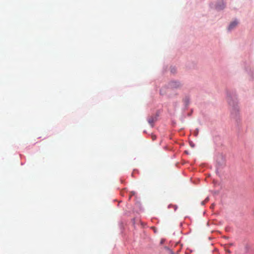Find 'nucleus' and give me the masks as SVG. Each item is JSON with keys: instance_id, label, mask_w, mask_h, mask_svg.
<instances>
[{"instance_id": "f03ea898", "label": "nucleus", "mask_w": 254, "mask_h": 254, "mask_svg": "<svg viewBox=\"0 0 254 254\" xmlns=\"http://www.w3.org/2000/svg\"><path fill=\"white\" fill-rule=\"evenodd\" d=\"M156 118L153 116H151L148 118V122L150 124V125L151 126V127H153L154 126V123L156 121Z\"/></svg>"}, {"instance_id": "20e7f679", "label": "nucleus", "mask_w": 254, "mask_h": 254, "mask_svg": "<svg viewBox=\"0 0 254 254\" xmlns=\"http://www.w3.org/2000/svg\"><path fill=\"white\" fill-rule=\"evenodd\" d=\"M151 138L153 140H154L156 139V136L155 135H151Z\"/></svg>"}, {"instance_id": "7ed1b4c3", "label": "nucleus", "mask_w": 254, "mask_h": 254, "mask_svg": "<svg viewBox=\"0 0 254 254\" xmlns=\"http://www.w3.org/2000/svg\"><path fill=\"white\" fill-rule=\"evenodd\" d=\"M238 24V22L236 21H234L231 22L228 27V30H231L235 27Z\"/></svg>"}, {"instance_id": "0eeeda50", "label": "nucleus", "mask_w": 254, "mask_h": 254, "mask_svg": "<svg viewBox=\"0 0 254 254\" xmlns=\"http://www.w3.org/2000/svg\"><path fill=\"white\" fill-rule=\"evenodd\" d=\"M211 208H213V205H212V206H211Z\"/></svg>"}, {"instance_id": "f257e3e1", "label": "nucleus", "mask_w": 254, "mask_h": 254, "mask_svg": "<svg viewBox=\"0 0 254 254\" xmlns=\"http://www.w3.org/2000/svg\"><path fill=\"white\" fill-rule=\"evenodd\" d=\"M169 87L172 89H178L180 88L182 85V84L177 81H172L169 84Z\"/></svg>"}, {"instance_id": "39448f33", "label": "nucleus", "mask_w": 254, "mask_h": 254, "mask_svg": "<svg viewBox=\"0 0 254 254\" xmlns=\"http://www.w3.org/2000/svg\"><path fill=\"white\" fill-rule=\"evenodd\" d=\"M208 201V198H206V199H205V200H204V201H205V202H207Z\"/></svg>"}, {"instance_id": "423d86ee", "label": "nucleus", "mask_w": 254, "mask_h": 254, "mask_svg": "<svg viewBox=\"0 0 254 254\" xmlns=\"http://www.w3.org/2000/svg\"><path fill=\"white\" fill-rule=\"evenodd\" d=\"M205 203H206V202H205L204 201H202V202H201V203H202V205H204V204H205Z\"/></svg>"}]
</instances>
